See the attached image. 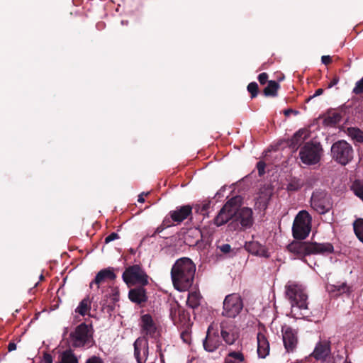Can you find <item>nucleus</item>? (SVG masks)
<instances>
[{
	"mask_svg": "<svg viewBox=\"0 0 363 363\" xmlns=\"http://www.w3.org/2000/svg\"><path fill=\"white\" fill-rule=\"evenodd\" d=\"M291 111H292L291 110L288 109V110H286L284 111V113H285L286 116H288L289 114V113L291 112Z\"/></svg>",
	"mask_w": 363,
	"mask_h": 363,
	"instance_id": "8fccbe9b",
	"label": "nucleus"
},
{
	"mask_svg": "<svg viewBox=\"0 0 363 363\" xmlns=\"http://www.w3.org/2000/svg\"><path fill=\"white\" fill-rule=\"evenodd\" d=\"M224 363H246L243 353L239 350H229L224 358Z\"/></svg>",
	"mask_w": 363,
	"mask_h": 363,
	"instance_id": "5701e85b",
	"label": "nucleus"
},
{
	"mask_svg": "<svg viewBox=\"0 0 363 363\" xmlns=\"http://www.w3.org/2000/svg\"><path fill=\"white\" fill-rule=\"evenodd\" d=\"M210 329L211 327L208 328L207 335L203 342V345L205 350L213 352L219 347L220 341L218 335L211 333Z\"/></svg>",
	"mask_w": 363,
	"mask_h": 363,
	"instance_id": "6ab92c4d",
	"label": "nucleus"
},
{
	"mask_svg": "<svg viewBox=\"0 0 363 363\" xmlns=\"http://www.w3.org/2000/svg\"><path fill=\"white\" fill-rule=\"evenodd\" d=\"M16 350V345L14 342H10L8 345V350L12 352Z\"/></svg>",
	"mask_w": 363,
	"mask_h": 363,
	"instance_id": "37998d69",
	"label": "nucleus"
},
{
	"mask_svg": "<svg viewBox=\"0 0 363 363\" xmlns=\"http://www.w3.org/2000/svg\"><path fill=\"white\" fill-rule=\"evenodd\" d=\"M119 238V236L118 235V233H111L110 235H108L106 238H105V242L106 243H108L111 241H113L115 240H117Z\"/></svg>",
	"mask_w": 363,
	"mask_h": 363,
	"instance_id": "e433bc0d",
	"label": "nucleus"
},
{
	"mask_svg": "<svg viewBox=\"0 0 363 363\" xmlns=\"http://www.w3.org/2000/svg\"><path fill=\"white\" fill-rule=\"evenodd\" d=\"M86 363H104V361L99 357L93 356L89 358Z\"/></svg>",
	"mask_w": 363,
	"mask_h": 363,
	"instance_id": "ea45409f",
	"label": "nucleus"
},
{
	"mask_svg": "<svg viewBox=\"0 0 363 363\" xmlns=\"http://www.w3.org/2000/svg\"><path fill=\"white\" fill-rule=\"evenodd\" d=\"M282 340L287 352H293L297 347L298 339L297 332L286 325L281 328Z\"/></svg>",
	"mask_w": 363,
	"mask_h": 363,
	"instance_id": "ddd939ff",
	"label": "nucleus"
},
{
	"mask_svg": "<svg viewBox=\"0 0 363 363\" xmlns=\"http://www.w3.org/2000/svg\"><path fill=\"white\" fill-rule=\"evenodd\" d=\"M353 93L355 94H363V77L356 82L355 86L353 89Z\"/></svg>",
	"mask_w": 363,
	"mask_h": 363,
	"instance_id": "473e14b6",
	"label": "nucleus"
},
{
	"mask_svg": "<svg viewBox=\"0 0 363 363\" xmlns=\"http://www.w3.org/2000/svg\"><path fill=\"white\" fill-rule=\"evenodd\" d=\"M143 195L144 194H141L138 196V201L140 202V203H143L145 201V199H144V197H143Z\"/></svg>",
	"mask_w": 363,
	"mask_h": 363,
	"instance_id": "de8ad7c7",
	"label": "nucleus"
},
{
	"mask_svg": "<svg viewBox=\"0 0 363 363\" xmlns=\"http://www.w3.org/2000/svg\"><path fill=\"white\" fill-rule=\"evenodd\" d=\"M323 92V90L322 89H318L315 91L314 95H313V97L315 96H319L320 94H322Z\"/></svg>",
	"mask_w": 363,
	"mask_h": 363,
	"instance_id": "a18cd8bd",
	"label": "nucleus"
},
{
	"mask_svg": "<svg viewBox=\"0 0 363 363\" xmlns=\"http://www.w3.org/2000/svg\"><path fill=\"white\" fill-rule=\"evenodd\" d=\"M122 278L128 286L135 284L145 286L148 284V276L138 264L126 268L123 273Z\"/></svg>",
	"mask_w": 363,
	"mask_h": 363,
	"instance_id": "0eeeda50",
	"label": "nucleus"
},
{
	"mask_svg": "<svg viewBox=\"0 0 363 363\" xmlns=\"http://www.w3.org/2000/svg\"><path fill=\"white\" fill-rule=\"evenodd\" d=\"M337 82H338V79H333V81L330 82V84L329 85V87L333 86L334 85L337 84Z\"/></svg>",
	"mask_w": 363,
	"mask_h": 363,
	"instance_id": "09e8293b",
	"label": "nucleus"
},
{
	"mask_svg": "<svg viewBox=\"0 0 363 363\" xmlns=\"http://www.w3.org/2000/svg\"><path fill=\"white\" fill-rule=\"evenodd\" d=\"M308 132L307 130L301 129L298 130L291 138L290 145L297 149L298 147L308 138Z\"/></svg>",
	"mask_w": 363,
	"mask_h": 363,
	"instance_id": "393cba45",
	"label": "nucleus"
},
{
	"mask_svg": "<svg viewBox=\"0 0 363 363\" xmlns=\"http://www.w3.org/2000/svg\"><path fill=\"white\" fill-rule=\"evenodd\" d=\"M195 272L196 266L191 259L182 257L177 259L171 270L174 287L179 291H187L193 283Z\"/></svg>",
	"mask_w": 363,
	"mask_h": 363,
	"instance_id": "f03ea898",
	"label": "nucleus"
},
{
	"mask_svg": "<svg viewBox=\"0 0 363 363\" xmlns=\"http://www.w3.org/2000/svg\"><path fill=\"white\" fill-rule=\"evenodd\" d=\"M44 360L46 363H52V357L49 354H45L44 355Z\"/></svg>",
	"mask_w": 363,
	"mask_h": 363,
	"instance_id": "c03bdc74",
	"label": "nucleus"
},
{
	"mask_svg": "<svg viewBox=\"0 0 363 363\" xmlns=\"http://www.w3.org/2000/svg\"><path fill=\"white\" fill-rule=\"evenodd\" d=\"M163 225L167 227L170 226L171 223L169 222V219L166 218L163 221Z\"/></svg>",
	"mask_w": 363,
	"mask_h": 363,
	"instance_id": "49530a36",
	"label": "nucleus"
},
{
	"mask_svg": "<svg viewBox=\"0 0 363 363\" xmlns=\"http://www.w3.org/2000/svg\"><path fill=\"white\" fill-rule=\"evenodd\" d=\"M257 354L260 358H265L269 354L270 346L269 340L264 331H259L257 335Z\"/></svg>",
	"mask_w": 363,
	"mask_h": 363,
	"instance_id": "a211bd4d",
	"label": "nucleus"
},
{
	"mask_svg": "<svg viewBox=\"0 0 363 363\" xmlns=\"http://www.w3.org/2000/svg\"><path fill=\"white\" fill-rule=\"evenodd\" d=\"M134 356L138 363H156L157 357L162 359L163 354L160 344L157 345L156 353L150 354L147 340L139 337L134 342Z\"/></svg>",
	"mask_w": 363,
	"mask_h": 363,
	"instance_id": "20e7f679",
	"label": "nucleus"
},
{
	"mask_svg": "<svg viewBox=\"0 0 363 363\" xmlns=\"http://www.w3.org/2000/svg\"><path fill=\"white\" fill-rule=\"evenodd\" d=\"M289 252L296 256L298 258H303L311 255H324L333 252L332 244L307 242L294 241L287 246Z\"/></svg>",
	"mask_w": 363,
	"mask_h": 363,
	"instance_id": "7ed1b4c3",
	"label": "nucleus"
},
{
	"mask_svg": "<svg viewBox=\"0 0 363 363\" xmlns=\"http://www.w3.org/2000/svg\"><path fill=\"white\" fill-rule=\"evenodd\" d=\"M333 157L340 164L345 165L353 157L352 146L345 140L335 143L331 147Z\"/></svg>",
	"mask_w": 363,
	"mask_h": 363,
	"instance_id": "6e6552de",
	"label": "nucleus"
},
{
	"mask_svg": "<svg viewBox=\"0 0 363 363\" xmlns=\"http://www.w3.org/2000/svg\"><path fill=\"white\" fill-rule=\"evenodd\" d=\"M239 203L237 205V211L234 216L236 220L240 222L243 228H250L253 224L252 211L248 207L238 208Z\"/></svg>",
	"mask_w": 363,
	"mask_h": 363,
	"instance_id": "dca6fc26",
	"label": "nucleus"
},
{
	"mask_svg": "<svg viewBox=\"0 0 363 363\" xmlns=\"http://www.w3.org/2000/svg\"><path fill=\"white\" fill-rule=\"evenodd\" d=\"M333 288V291H337L339 294L350 291V287L345 283L334 285Z\"/></svg>",
	"mask_w": 363,
	"mask_h": 363,
	"instance_id": "2f4dec72",
	"label": "nucleus"
},
{
	"mask_svg": "<svg viewBox=\"0 0 363 363\" xmlns=\"http://www.w3.org/2000/svg\"><path fill=\"white\" fill-rule=\"evenodd\" d=\"M128 296L131 301L136 303H141L147 300L145 290L141 287L130 290Z\"/></svg>",
	"mask_w": 363,
	"mask_h": 363,
	"instance_id": "b1692460",
	"label": "nucleus"
},
{
	"mask_svg": "<svg viewBox=\"0 0 363 363\" xmlns=\"http://www.w3.org/2000/svg\"><path fill=\"white\" fill-rule=\"evenodd\" d=\"M218 248L224 254L229 253L231 251V247L229 244H223L218 246Z\"/></svg>",
	"mask_w": 363,
	"mask_h": 363,
	"instance_id": "4c0bfd02",
	"label": "nucleus"
},
{
	"mask_svg": "<svg viewBox=\"0 0 363 363\" xmlns=\"http://www.w3.org/2000/svg\"><path fill=\"white\" fill-rule=\"evenodd\" d=\"M331 354V342L329 339L321 338L315 345L311 356L318 361H325Z\"/></svg>",
	"mask_w": 363,
	"mask_h": 363,
	"instance_id": "4468645a",
	"label": "nucleus"
},
{
	"mask_svg": "<svg viewBox=\"0 0 363 363\" xmlns=\"http://www.w3.org/2000/svg\"><path fill=\"white\" fill-rule=\"evenodd\" d=\"M246 249L252 254L263 257H268L269 254L265 246L259 244L258 242H249L245 245Z\"/></svg>",
	"mask_w": 363,
	"mask_h": 363,
	"instance_id": "4be33fe9",
	"label": "nucleus"
},
{
	"mask_svg": "<svg viewBox=\"0 0 363 363\" xmlns=\"http://www.w3.org/2000/svg\"><path fill=\"white\" fill-rule=\"evenodd\" d=\"M301 187V184L298 182H291L287 186L289 191H296Z\"/></svg>",
	"mask_w": 363,
	"mask_h": 363,
	"instance_id": "f704fd0d",
	"label": "nucleus"
},
{
	"mask_svg": "<svg viewBox=\"0 0 363 363\" xmlns=\"http://www.w3.org/2000/svg\"><path fill=\"white\" fill-rule=\"evenodd\" d=\"M243 303L238 294H231L225 296L223 301L222 315L228 318H235L242 311Z\"/></svg>",
	"mask_w": 363,
	"mask_h": 363,
	"instance_id": "1a4fd4ad",
	"label": "nucleus"
},
{
	"mask_svg": "<svg viewBox=\"0 0 363 363\" xmlns=\"http://www.w3.org/2000/svg\"><path fill=\"white\" fill-rule=\"evenodd\" d=\"M347 134L354 142L363 143V132L357 128H348Z\"/></svg>",
	"mask_w": 363,
	"mask_h": 363,
	"instance_id": "bb28decb",
	"label": "nucleus"
},
{
	"mask_svg": "<svg viewBox=\"0 0 363 363\" xmlns=\"http://www.w3.org/2000/svg\"><path fill=\"white\" fill-rule=\"evenodd\" d=\"M351 188L354 194L363 201V181L355 180Z\"/></svg>",
	"mask_w": 363,
	"mask_h": 363,
	"instance_id": "7c9ffc66",
	"label": "nucleus"
},
{
	"mask_svg": "<svg viewBox=\"0 0 363 363\" xmlns=\"http://www.w3.org/2000/svg\"><path fill=\"white\" fill-rule=\"evenodd\" d=\"M321 61L324 65H328L331 62L332 59L329 55H323L321 58Z\"/></svg>",
	"mask_w": 363,
	"mask_h": 363,
	"instance_id": "79ce46f5",
	"label": "nucleus"
},
{
	"mask_svg": "<svg viewBox=\"0 0 363 363\" xmlns=\"http://www.w3.org/2000/svg\"><path fill=\"white\" fill-rule=\"evenodd\" d=\"M258 172L259 175H262L264 173L265 164L263 162H259L257 164Z\"/></svg>",
	"mask_w": 363,
	"mask_h": 363,
	"instance_id": "a19ab883",
	"label": "nucleus"
},
{
	"mask_svg": "<svg viewBox=\"0 0 363 363\" xmlns=\"http://www.w3.org/2000/svg\"><path fill=\"white\" fill-rule=\"evenodd\" d=\"M312 218L306 211H301L296 216L293 227V236L296 239L303 240L311 230Z\"/></svg>",
	"mask_w": 363,
	"mask_h": 363,
	"instance_id": "39448f33",
	"label": "nucleus"
},
{
	"mask_svg": "<svg viewBox=\"0 0 363 363\" xmlns=\"http://www.w3.org/2000/svg\"><path fill=\"white\" fill-rule=\"evenodd\" d=\"M355 235L358 239L363 243V219L356 220L353 224Z\"/></svg>",
	"mask_w": 363,
	"mask_h": 363,
	"instance_id": "c85d7f7f",
	"label": "nucleus"
},
{
	"mask_svg": "<svg viewBox=\"0 0 363 363\" xmlns=\"http://www.w3.org/2000/svg\"><path fill=\"white\" fill-rule=\"evenodd\" d=\"M240 201L241 199L239 196L233 197L228 201L216 217L215 224L217 226H220L226 223L235 214L237 205L240 203Z\"/></svg>",
	"mask_w": 363,
	"mask_h": 363,
	"instance_id": "9b49d317",
	"label": "nucleus"
},
{
	"mask_svg": "<svg viewBox=\"0 0 363 363\" xmlns=\"http://www.w3.org/2000/svg\"><path fill=\"white\" fill-rule=\"evenodd\" d=\"M345 363H351V362H345Z\"/></svg>",
	"mask_w": 363,
	"mask_h": 363,
	"instance_id": "3c124183",
	"label": "nucleus"
},
{
	"mask_svg": "<svg viewBox=\"0 0 363 363\" xmlns=\"http://www.w3.org/2000/svg\"><path fill=\"white\" fill-rule=\"evenodd\" d=\"M191 210L190 206H184L171 211L169 215L174 222L181 223L191 214Z\"/></svg>",
	"mask_w": 363,
	"mask_h": 363,
	"instance_id": "412c9836",
	"label": "nucleus"
},
{
	"mask_svg": "<svg viewBox=\"0 0 363 363\" xmlns=\"http://www.w3.org/2000/svg\"><path fill=\"white\" fill-rule=\"evenodd\" d=\"M116 277V274L112 268H106L99 271L94 280L90 283V287L92 288L94 284L96 285V288L99 289L101 284H103L108 280H114Z\"/></svg>",
	"mask_w": 363,
	"mask_h": 363,
	"instance_id": "f3484780",
	"label": "nucleus"
},
{
	"mask_svg": "<svg viewBox=\"0 0 363 363\" xmlns=\"http://www.w3.org/2000/svg\"><path fill=\"white\" fill-rule=\"evenodd\" d=\"M321 147L318 143H308L300 150L299 156L303 163L313 164L319 162Z\"/></svg>",
	"mask_w": 363,
	"mask_h": 363,
	"instance_id": "9d476101",
	"label": "nucleus"
},
{
	"mask_svg": "<svg viewBox=\"0 0 363 363\" xmlns=\"http://www.w3.org/2000/svg\"><path fill=\"white\" fill-rule=\"evenodd\" d=\"M286 296L291 305V315L296 319L310 316L308 294L304 287L295 282L289 281L286 285Z\"/></svg>",
	"mask_w": 363,
	"mask_h": 363,
	"instance_id": "f257e3e1",
	"label": "nucleus"
},
{
	"mask_svg": "<svg viewBox=\"0 0 363 363\" xmlns=\"http://www.w3.org/2000/svg\"><path fill=\"white\" fill-rule=\"evenodd\" d=\"M221 337L225 342L228 345H233L239 337V330L233 323L223 322L220 325Z\"/></svg>",
	"mask_w": 363,
	"mask_h": 363,
	"instance_id": "2eb2a0df",
	"label": "nucleus"
},
{
	"mask_svg": "<svg viewBox=\"0 0 363 363\" xmlns=\"http://www.w3.org/2000/svg\"><path fill=\"white\" fill-rule=\"evenodd\" d=\"M279 87V84L275 81H269L265 87L264 92L266 96H275Z\"/></svg>",
	"mask_w": 363,
	"mask_h": 363,
	"instance_id": "c756f323",
	"label": "nucleus"
},
{
	"mask_svg": "<svg viewBox=\"0 0 363 363\" xmlns=\"http://www.w3.org/2000/svg\"><path fill=\"white\" fill-rule=\"evenodd\" d=\"M311 205L314 211L320 214H324L328 212L333 206L330 197L322 191H316L313 193Z\"/></svg>",
	"mask_w": 363,
	"mask_h": 363,
	"instance_id": "f8f14e48",
	"label": "nucleus"
},
{
	"mask_svg": "<svg viewBox=\"0 0 363 363\" xmlns=\"http://www.w3.org/2000/svg\"><path fill=\"white\" fill-rule=\"evenodd\" d=\"M268 79V75L267 73L263 72L259 74L258 80L261 84H264Z\"/></svg>",
	"mask_w": 363,
	"mask_h": 363,
	"instance_id": "58836bf2",
	"label": "nucleus"
},
{
	"mask_svg": "<svg viewBox=\"0 0 363 363\" xmlns=\"http://www.w3.org/2000/svg\"><path fill=\"white\" fill-rule=\"evenodd\" d=\"M201 296L199 292L196 291H191L189 294L187 298V304L192 308L198 307L200 304Z\"/></svg>",
	"mask_w": 363,
	"mask_h": 363,
	"instance_id": "cd10ccee",
	"label": "nucleus"
},
{
	"mask_svg": "<svg viewBox=\"0 0 363 363\" xmlns=\"http://www.w3.org/2000/svg\"><path fill=\"white\" fill-rule=\"evenodd\" d=\"M92 328L82 323L70 334V340L74 347H91L93 344Z\"/></svg>",
	"mask_w": 363,
	"mask_h": 363,
	"instance_id": "423d86ee",
	"label": "nucleus"
},
{
	"mask_svg": "<svg viewBox=\"0 0 363 363\" xmlns=\"http://www.w3.org/2000/svg\"><path fill=\"white\" fill-rule=\"evenodd\" d=\"M91 310V301L89 298L82 300L79 306L75 309V312L79 315L84 316L88 314Z\"/></svg>",
	"mask_w": 363,
	"mask_h": 363,
	"instance_id": "a878e982",
	"label": "nucleus"
},
{
	"mask_svg": "<svg viewBox=\"0 0 363 363\" xmlns=\"http://www.w3.org/2000/svg\"><path fill=\"white\" fill-rule=\"evenodd\" d=\"M181 338L184 342L189 344L191 340V336L188 331H184L181 334Z\"/></svg>",
	"mask_w": 363,
	"mask_h": 363,
	"instance_id": "c9c22d12",
	"label": "nucleus"
},
{
	"mask_svg": "<svg viewBox=\"0 0 363 363\" xmlns=\"http://www.w3.org/2000/svg\"><path fill=\"white\" fill-rule=\"evenodd\" d=\"M140 326L143 332L147 335L153 336L156 333V325L152 316L149 314L143 315L141 317Z\"/></svg>",
	"mask_w": 363,
	"mask_h": 363,
	"instance_id": "aec40b11",
	"label": "nucleus"
},
{
	"mask_svg": "<svg viewBox=\"0 0 363 363\" xmlns=\"http://www.w3.org/2000/svg\"><path fill=\"white\" fill-rule=\"evenodd\" d=\"M258 85L256 82H251L247 86V90L252 94V97H255L257 94Z\"/></svg>",
	"mask_w": 363,
	"mask_h": 363,
	"instance_id": "72a5a7b5",
	"label": "nucleus"
}]
</instances>
